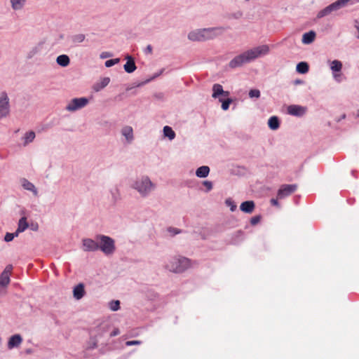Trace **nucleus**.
<instances>
[{
    "instance_id": "nucleus-37",
    "label": "nucleus",
    "mask_w": 359,
    "mask_h": 359,
    "mask_svg": "<svg viewBox=\"0 0 359 359\" xmlns=\"http://www.w3.org/2000/svg\"><path fill=\"white\" fill-rule=\"evenodd\" d=\"M119 60H120L118 58L107 60L105 62V66L107 67H112L113 65L117 64L119 62Z\"/></svg>"
},
{
    "instance_id": "nucleus-20",
    "label": "nucleus",
    "mask_w": 359,
    "mask_h": 359,
    "mask_svg": "<svg viewBox=\"0 0 359 359\" xmlns=\"http://www.w3.org/2000/svg\"><path fill=\"white\" fill-rule=\"evenodd\" d=\"M73 292L74 298H76V299H81L85 294L84 285L82 283L77 285L74 288Z\"/></svg>"
},
{
    "instance_id": "nucleus-25",
    "label": "nucleus",
    "mask_w": 359,
    "mask_h": 359,
    "mask_svg": "<svg viewBox=\"0 0 359 359\" xmlns=\"http://www.w3.org/2000/svg\"><path fill=\"white\" fill-rule=\"evenodd\" d=\"M309 65L305 62H301L297 65V71L300 74H306L309 72Z\"/></svg>"
},
{
    "instance_id": "nucleus-7",
    "label": "nucleus",
    "mask_w": 359,
    "mask_h": 359,
    "mask_svg": "<svg viewBox=\"0 0 359 359\" xmlns=\"http://www.w3.org/2000/svg\"><path fill=\"white\" fill-rule=\"evenodd\" d=\"M10 112L9 98L6 92L0 94V119L6 117Z\"/></svg>"
},
{
    "instance_id": "nucleus-23",
    "label": "nucleus",
    "mask_w": 359,
    "mask_h": 359,
    "mask_svg": "<svg viewBox=\"0 0 359 359\" xmlns=\"http://www.w3.org/2000/svg\"><path fill=\"white\" fill-rule=\"evenodd\" d=\"M210 172V168L208 166L203 165L201 166L196 170V175L198 177H205Z\"/></svg>"
},
{
    "instance_id": "nucleus-31",
    "label": "nucleus",
    "mask_w": 359,
    "mask_h": 359,
    "mask_svg": "<svg viewBox=\"0 0 359 359\" xmlns=\"http://www.w3.org/2000/svg\"><path fill=\"white\" fill-rule=\"evenodd\" d=\"M330 68L333 72H340L342 68V64L339 60H334L331 63Z\"/></svg>"
},
{
    "instance_id": "nucleus-10",
    "label": "nucleus",
    "mask_w": 359,
    "mask_h": 359,
    "mask_svg": "<svg viewBox=\"0 0 359 359\" xmlns=\"http://www.w3.org/2000/svg\"><path fill=\"white\" fill-rule=\"evenodd\" d=\"M306 108L299 106V105H290L287 107L288 114L293 115L301 116L306 113Z\"/></svg>"
},
{
    "instance_id": "nucleus-32",
    "label": "nucleus",
    "mask_w": 359,
    "mask_h": 359,
    "mask_svg": "<svg viewBox=\"0 0 359 359\" xmlns=\"http://www.w3.org/2000/svg\"><path fill=\"white\" fill-rule=\"evenodd\" d=\"M85 35L83 34H79L73 36V41L74 43H81L85 40Z\"/></svg>"
},
{
    "instance_id": "nucleus-21",
    "label": "nucleus",
    "mask_w": 359,
    "mask_h": 359,
    "mask_svg": "<svg viewBox=\"0 0 359 359\" xmlns=\"http://www.w3.org/2000/svg\"><path fill=\"white\" fill-rule=\"evenodd\" d=\"M22 186L23 187V188L25 189L31 191L34 194V196L38 195V191H37V189H36L35 186L32 182L28 181L27 180L23 179L22 180Z\"/></svg>"
},
{
    "instance_id": "nucleus-36",
    "label": "nucleus",
    "mask_w": 359,
    "mask_h": 359,
    "mask_svg": "<svg viewBox=\"0 0 359 359\" xmlns=\"http://www.w3.org/2000/svg\"><path fill=\"white\" fill-rule=\"evenodd\" d=\"M18 235H15V233H6L4 237V241L6 242H10L13 240L15 237H17Z\"/></svg>"
},
{
    "instance_id": "nucleus-43",
    "label": "nucleus",
    "mask_w": 359,
    "mask_h": 359,
    "mask_svg": "<svg viewBox=\"0 0 359 359\" xmlns=\"http://www.w3.org/2000/svg\"><path fill=\"white\" fill-rule=\"evenodd\" d=\"M270 202H271L272 205L279 206V203H278L277 198H271Z\"/></svg>"
},
{
    "instance_id": "nucleus-47",
    "label": "nucleus",
    "mask_w": 359,
    "mask_h": 359,
    "mask_svg": "<svg viewBox=\"0 0 359 359\" xmlns=\"http://www.w3.org/2000/svg\"><path fill=\"white\" fill-rule=\"evenodd\" d=\"M169 231H170V232L173 231V233H174L175 234H177V233H180V230H178V229H169Z\"/></svg>"
},
{
    "instance_id": "nucleus-48",
    "label": "nucleus",
    "mask_w": 359,
    "mask_h": 359,
    "mask_svg": "<svg viewBox=\"0 0 359 359\" xmlns=\"http://www.w3.org/2000/svg\"><path fill=\"white\" fill-rule=\"evenodd\" d=\"M358 116H359V110H358Z\"/></svg>"
},
{
    "instance_id": "nucleus-4",
    "label": "nucleus",
    "mask_w": 359,
    "mask_h": 359,
    "mask_svg": "<svg viewBox=\"0 0 359 359\" xmlns=\"http://www.w3.org/2000/svg\"><path fill=\"white\" fill-rule=\"evenodd\" d=\"M133 188L142 196H146L152 190L154 184L147 177H144L135 182Z\"/></svg>"
},
{
    "instance_id": "nucleus-16",
    "label": "nucleus",
    "mask_w": 359,
    "mask_h": 359,
    "mask_svg": "<svg viewBox=\"0 0 359 359\" xmlns=\"http://www.w3.org/2000/svg\"><path fill=\"white\" fill-rule=\"evenodd\" d=\"M126 59L127 60V62L124 65L125 71L128 73L133 72L137 68L134 59L130 55H127Z\"/></svg>"
},
{
    "instance_id": "nucleus-26",
    "label": "nucleus",
    "mask_w": 359,
    "mask_h": 359,
    "mask_svg": "<svg viewBox=\"0 0 359 359\" xmlns=\"http://www.w3.org/2000/svg\"><path fill=\"white\" fill-rule=\"evenodd\" d=\"M269 126L272 130H276L279 128V121L276 116H272L269 119Z\"/></svg>"
},
{
    "instance_id": "nucleus-22",
    "label": "nucleus",
    "mask_w": 359,
    "mask_h": 359,
    "mask_svg": "<svg viewBox=\"0 0 359 359\" xmlns=\"http://www.w3.org/2000/svg\"><path fill=\"white\" fill-rule=\"evenodd\" d=\"M109 81H110L109 78H108V77L103 78L99 83H97L96 84L94 85L93 89L97 92V91L100 90L101 89L104 88V87H106L109 84Z\"/></svg>"
},
{
    "instance_id": "nucleus-42",
    "label": "nucleus",
    "mask_w": 359,
    "mask_h": 359,
    "mask_svg": "<svg viewBox=\"0 0 359 359\" xmlns=\"http://www.w3.org/2000/svg\"><path fill=\"white\" fill-rule=\"evenodd\" d=\"M203 184L204 186H205L208 189V191H210V189H212V182H209V181H205L203 182Z\"/></svg>"
},
{
    "instance_id": "nucleus-40",
    "label": "nucleus",
    "mask_w": 359,
    "mask_h": 359,
    "mask_svg": "<svg viewBox=\"0 0 359 359\" xmlns=\"http://www.w3.org/2000/svg\"><path fill=\"white\" fill-rule=\"evenodd\" d=\"M141 341L139 340H133V341H127L126 342V345L128 346H133V345H140L141 344Z\"/></svg>"
},
{
    "instance_id": "nucleus-14",
    "label": "nucleus",
    "mask_w": 359,
    "mask_h": 359,
    "mask_svg": "<svg viewBox=\"0 0 359 359\" xmlns=\"http://www.w3.org/2000/svg\"><path fill=\"white\" fill-rule=\"evenodd\" d=\"M121 134L123 136H124L128 143L132 142L133 140L134 136H133V130L131 126H124L121 129Z\"/></svg>"
},
{
    "instance_id": "nucleus-29",
    "label": "nucleus",
    "mask_w": 359,
    "mask_h": 359,
    "mask_svg": "<svg viewBox=\"0 0 359 359\" xmlns=\"http://www.w3.org/2000/svg\"><path fill=\"white\" fill-rule=\"evenodd\" d=\"M163 133L165 137H168L170 140H173L175 137L174 130L170 126H165L163 128Z\"/></svg>"
},
{
    "instance_id": "nucleus-6",
    "label": "nucleus",
    "mask_w": 359,
    "mask_h": 359,
    "mask_svg": "<svg viewBox=\"0 0 359 359\" xmlns=\"http://www.w3.org/2000/svg\"><path fill=\"white\" fill-rule=\"evenodd\" d=\"M269 52V47L267 45H262L250 50H248L243 53L248 62L253 60L262 55H265Z\"/></svg>"
},
{
    "instance_id": "nucleus-19",
    "label": "nucleus",
    "mask_w": 359,
    "mask_h": 359,
    "mask_svg": "<svg viewBox=\"0 0 359 359\" xmlns=\"http://www.w3.org/2000/svg\"><path fill=\"white\" fill-rule=\"evenodd\" d=\"M316 38V32L314 31H310L304 33L302 36V43L304 44L311 43Z\"/></svg>"
},
{
    "instance_id": "nucleus-24",
    "label": "nucleus",
    "mask_w": 359,
    "mask_h": 359,
    "mask_svg": "<svg viewBox=\"0 0 359 359\" xmlns=\"http://www.w3.org/2000/svg\"><path fill=\"white\" fill-rule=\"evenodd\" d=\"M57 63L62 67H67L69 65L70 60L67 55H60L56 59Z\"/></svg>"
},
{
    "instance_id": "nucleus-41",
    "label": "nucleus",
    "mask_w": 359,
    "mask_h": 359,
    "mask_svg": "<svg viewBox=\"0 0 359 359\" xmlns=\"http://www.w3.org/2000/svg\"><path fill=\"white\" fill-rule=\"evenodd\" d=\"M13 270L12 265H8L6 266L5 269L4 270L3 273H6L7 275L11 276Z\"/></svg>"
},
{
    "instance_id": "nucleus-12",
    "label": "nucleus",
    "mask_w": 359,
    "mask_h": 359,
    "mask_svg": "<svg viewBox=\"0 0 359 359\" xmlns=\"http://www.w3.org/2000/svg\"><path fill=\"white\" fill-rule=\"evenodd\" d=\"M248 62V60L246 59L245 54L242 53L236 57H234L232 60L229 62V67L231 68H235L239 66H241L244 63Z\"/></svg>"
},
{
    "instance_id": "nucleus-45",
    "label": "nucleus",
    "mask_w": 359,
    "mask_h": 359,
    "mask_svg": "<svg viewBox=\"0 0 359 359\" xmlns=\"http://www.w3.org/2000/svg\"><path fill=\"white\" fill-rule=\"evenodd\" d=\"M145 52L151 54L152 53V46L151 45H148L146 48Z\"/></svg>"
},
{
    "instance_id": "nucleus-33",
    "label": "nucleus",
    "mask_w": 359,
    "mask_h": 359,
    "mask_svg": "<svg viewBox=\"0 0 359 359\" xmlns=\"http://www.w3.org/2000/svg\"><path fill=\"white\" fill-rule=\"evenodd\" d=\"M225 203L228 207L230 208V210L231 212H233L236 210L237 206L231 198H227L225 201Z\"/></svg>"
},
{
    "instance_id": "nucleus-34",
    "label": "nucleus",
    "mask_w": 359,
    "mask_h": 359,
    "mask_svg": "<svg viewBox=\"0 0 359 359\" xmlns=\"http://www.w3.org/2000/svg\"><path fill=\"white\" fill-rule=\"evenodd\" d=\"M249 96L251 98H259L260 97V91L257 89H252L249 92Z\"/></svg>"
},
{
    "instance_id": "nucleus-9",
    "label": "nucleus",
    "mask_w": 359,
    "mask_h": 359,
    "mask_svg": "<svg viewBox=\"0 0 359 359\" xmlns=\"http://www.w3.org/2000/svg\"><path fill=\"white\" fill-rule=\"evenodd\" d=\"M297 187L296 184H283L278 191V198L282 199L294 193Z\"/></svg>"
},
{
    "instance_id": "nucleus-17",
    "label": "nucleus",
    "mask_w": 359,
    "mask_h": 359,
    "mask_svg": "<svg viewBox=\"0 0 359 359\" xmlns=\"http://www.w3.org/2000/svg\"><path fill=\"white\" fill-rule=\"evenodd\" d=\"M212 91V97L215 98L217 97L219 95H224L225 96H227L229 95V92L224 91L223 90L222 86L218 83L213 85Z\"/></svg>"
},
{
    "instance_id": "nucleus-5",
    "label": "nucleus",
    "mask_w": 359,
    "mask_h": 359,
    "mask_svg": "<svg viewBox=\"0 0 359 359\" xmlns=\"http://www.w3.org/2000/svg\"><path fill=\"white\" fill-rule=\"evenodd\" d=\"M351 0H337V1L331 4L323 10L320 11L317 14L318 18H322L331 14L332 12L338 11L341 8L345 6Z\"/></svg>"
},
{
    "instance_id": "nucleus-15",
    "label": "nucleus",
    "mask_w": 359,
    "mask_h": 359,
    "mask_svg": "<svg viewBox=\"0 0 359 359\" xmlns=\"http://www.w3.org/2000/svg\"><path fill=\"white\" fill-rule=\"evenodd\" d=\"M255 203L252 201H247L241 204L240 209L245 213H252L255 210Z\"/></svg>"
},
{
    "instance_id": "nucleus-8",
    "label": "nucleus",
    "mask_w": 359,
    "mask_h": 359,
    "mask_svg": "<svg viewBox=\"0 0 359 359\" xmlns=\"http://www.w3.org/2000/svg\"><path fill=\"white\" fill-rule=\"evenodd\" d=\"M88 103V100L85 97L74 98L67 105L66 109L69 111H74L84 107Z\"/></svg>"
},
{
    "instance_id": "nucleus-46",
    "label": "nucleus",
    "mask_w": 359,
    "mask_h": 359,
    "mask_svg": "<svg viewBox=\"0 0 359 359\" xmlns=\"http://www.w3.org/2000/svg\"><path fill=\"white\" fill-rule=\"evenodd\" d=\"M38 228H39V226L37 224H32L31 226V229L33 230V231H37L38 230Z\"/></svg>"
},
{
    "instance_id": "nucleus-11",
    "label": "nucleus",
    "mask_w": 359,
    "mask_h": 359,
    "mask_svg": "<svg viewBox=\"0 0 359 359\" xmlns=\"http://www.w3.org/2000/svg\"><path fill=\"white\" fill-rule=\"evenodd\" d=\"M83 245L85 251H95L99 249L98 242L90 238L83 239Z\"/></svg>"
},
{
    "instance_id": "nucleus-3",
    "label": "nucleus",
    "mask_w": 359,
    "mask_h": 359,
    "mask_svg": "<svg viewBox=\"0 0 359 359\" xmlns=\"http://www.w3.org/2000/svg\"><path fill=\"white\" fill-rule=\"evenodd\" d=\"M99 249L106 255L112 254L115 250L114 241L109 236L98 235L96 236Z\"/></svg>"
},
{
    "instance_id": "nucleus-39",
    "label": "nucleus",
    "mask_w": 359,
    "mask_h": 359,
    "mask_svg": "<svg viewBox=\"0 0 359 359\" xmlns=\"http://www.w3.org/2000/svg\"><path fill=\"white\" fill-rule=\"evenodd\" d=\"M260 220H261V217L259 215L252 217L250 219V224L252 225H256L260 222Z\"/></svg>"
},
{
    "instance_id": "nucleus-28",
    "label": "nucleus",
    "mask_w": 359,
    "mask_h": 359,
    "mask_svg": "<svg viewBox=\"0 0 359 359\" xmlns=\"http://www.w3.org/2000/svg\"><path fill=\"white\" fill-rule=\"evenodd\" d=\"M26 0H11L12 8L14 10H20L25 5Z\"/></svg>"
},
{
    "instance_id": "nucleus-44",
    "label": "nucleus",
    "mask_w": 359,
    "mask_h": 359,
    "mask_svg": "<svg viewBox=\"0 0 359 359\" xmlns=\"http://www.w3.org/2000/svg\"><path fill=\"white\" fill-rule=\"evenodd\" d=\"M120 333L119 330L118 328H116L113 330V332L110 334L111 337H114L118 335Z\"/></svg>"
},
{
    "instance_id": "nucleus-13",
    "label": "nucleus",
    "mask_w": 359,
    "mask_h": 359,
    "mask_svg": "<svg viewBox=\"0 0 359 359\" xmlns=\"http://www.w3.org/2000/svg\"><path fill=\"white\" fill-rule=\"evenodd\" d=\"M22 341V338L20 334H14L8 340V348L12 349L15 347H18L20 345Z\"/></svg>"
},
{
    "instance_id": "nucleus-27",
    "label": "nucleus",
    "mask_w": 359,
    "mask_h": 359,
    "mask_svg": "<svg viewBox=\"0 0 359 359\" xmlns=\"http://www.w3.org/2000/svg\"><path fill=\"white\" fill-rule=\"evenodd\" d=\"M35 138V133L33 131L27 132L24 136V145L26 146L27 144L32 142Z\"/></svg>"
},
{
    "instance_id": "nucleus-1",
    "label": "nucleus",
    "mask_w": 359,
    "mask_h": 359,
    "mask_svg": "<svg viewBox=\"0 0 359 359\" xmlns=\"http://www.w3.org/2000/svg\"><path fill=\"white\" fill-rule=\"evenodd\" d=\"M220 28H208V29H197L193 32H191L188 34V38L191 41H205L213 39L217 35L220 34Z\"/></svg>"
},
{
    "instance_id": "nucleus-18",
    "label": "nucleus",
    "mask_w": 359,
    "mask_h": 359,
    "mask_svg": "<svg viewBox=\"0 0 359 359\" xmlns=\"http://www.w3.org/2000/svg\"><path fill=\"white\" fill-rule=\"evenodd\" d=\"M29 226V224L27 222V218L25 217H22L20 219L18 222V229L15 231V235H19L20 233L25 231Z\"/></svg>"
},
{
    "instance_id": "nucleus-2",
    "label": "nucleus",
    "mask_w": 359,
    "mask_h": 359,
    "mask_svg": "<svg viewBox=\"0 0 359 359\" xmlns=\"http://www.w3.org/2000/svg\"><path fill=\"white\" fill-rule=\"evenodd\" d=\"M190 266L191 260L183 257H173L166 265L168 269L175 273H182Z\"/></svg>"
},
{
    "instance_id": "nucleus-35",
    "label": "nucleus",
    "mask_w": 359,
    "mask_h": 359,
    "mask_svg": "<svg viewBox=\"0 0 359 359\" xmlns=\"http://www.w3.org/2000/svg\"><path fill=\"white\" fill-rule=\"evenodd\" d=\"M120 308V302L118 300L112 301L110 303V309L112 311H118Z\"/></svg>"
},
{
    "instance_id": "nucleus-38",
    "label": "nucleus",
    "mask_w": 359,
    "mask_h": 359,
    "mask_svg": "<svg viewBox=\"0 0 359 359\" xmlns=\"http://www.w3.org/2000/svg\"><path fill=\"white\" fill-rule=\"evenodd\" d=\"M231 102H232V100L229 98L222 101V109L224 111L227 110L229 109V105L231 103Z\"/></svg>"
},
{
    "instance_id": "nucleus-30",
    "label": "nucleus",
    "mask_w": 359,
    "mask_h": 359,
    "mask_svg": "<svg viewBox=\"0 0 359 359\" xmlns=\"http://www.w3.org/2000/svg\"><path fill=\"white\" fill-rule=\"evenodd\" d=\"M10 283V276L6 273H1L0 275V285L7 286Z\"/></svg>"
}]
</instances>
